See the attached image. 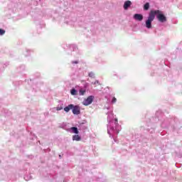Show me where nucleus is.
Masks as SVG:
<instances>
[{
    "mask_svg": "<svg viewBox=\"0 0 182 182\" xmlns=\"http://www.w3.org/2000/svg\"><path fill=\"white\" fill-rule=\"evenodd\" d=\"M159 11H153V10L150 11L148 19L146 21V26L148 29L151 28V22L154 21L156 18V14Z\"/></svg>",
    "mask_w": 182,
    "mask_h": 182,
    "instance_id": "f257e3e1",
    "label": "nucleus"
},
{
    "mask_svg": "<svg viewBox=\"0 0 182 182\" xmlns=\"http://www.w3.org/2000/svg\"><path fill=\"white\" fill-rule=\"evenodd\" d=\"M153 12H158V13H156V15L159 22H162V23L167 22V18L166 17V16H164V14H161V11L160 10H155V11H153Z\"/></svg>",
    "mask_w": 182,
    "mask_h": 182,
    "instance_id": "f03ea898",
    "label": "nucleus"
},
{
    "mask_svg": "<svg viewBox=\"0 0 182 182\" xmlns=\"http://www.w3.org/2000/svg\"><path fill=\"white\" fill-rule=\"evenodd\" d=\"M93 96H89L87 99L83 100L82 105H84V106H89V105H92V103H93Z\"/></svg>",
    "mask_w": 182,
    "mask_h": 182,
    "instance_id": "7ed1b4c3",
    "label": "nucleus"
},
{
    "mask_svg": "<svg viewBox=\"0 0 182 182\" xmlns=\"http://www.w3.org/2000/svg\"><path fill=\"white\" fill-rule=\"evenodd\" d=\"M72 109L73 114H80V107L77 105H73V107Z\"/></svg>",
    "mask_w": 182,
    "mask_h": 182,
    "instance_id": "20e7f679",
    "label": "nucleus"
},
{
    "mask_svg": "<svg viewBox=\"0 0 182 182\" xmlns=\"http://www.w3.org/2000/svg\"><path fill=\"white\" fill-rule=\"evenodd\" d=\"M134 19H135L136 21H139L141 22V21H143V15L136 14L134 15Z\"/></svg>",
    "mask_w": 182,
    "mask_h": 182,
    "instance_id": "39448f33",
    "label": "nucleus"
},
{
    "mask_svg": "<svg viewBox=\"0 0 182 182\" xmlns=\"http://www.w3.org/2000/svg\"><path fill=\"white\" fill-rule=\"evenodd\" d=\"M132 5V1H127L124 4V9L127 10L129 9V7Z\"/></svg>",
    "mask_w": 182,
    "mask_h": 182,
    "instance_id": "423d86ee",
    "label": "nucleus"
},
{
    "mask_svg": "<svg viewBox=\"0 0 182 182\" xmlns=\"http://www.w3.org/2000/svg\"><path fill=\"white\" fill-rule=\"evenodd\" d=\"M71 109H73V105L70 104L68 107H65L64 108L65 112L68 113Z\"/></svg>",
    "mask_w": 182,
    "mask_h": 182,
    "instance_id": "0eeeda50",
    "label": "nucleus"
},
{
    "mask_svg": "<svg viewBox=\"0 0 182 182\" xmlns=\"http://www.w3.org/2000/svg\"><path fill=\"white\" fill-rule=\"evenodd\" d=\"M73 140H75V141H80V140H82V138H80L79 135H74L73 136Z\"/></svg>",
    "mask_w": 182,
    "mask_h": 182,
    "instance_id": "6e6552de",
    "label": "nucleus"
},
{
    "mask_svg": "<svg viewBox=\"0 0 182 182\" xmlns=\"http://www.w3.org/2000/svg\"><path fill=\"white\" fill-rule=\"evenodd\" d=\"M71 130L73 133H75V134H79V130H77V127H71Z\"/></svg>",
    "mask_w": 182,
    "mask_h": 182,
    "instance_id": "1a4fd4ad",
    "label": "nucleus"
},
{
    "mask_svg": "<svg viewBox=\"0 0 182 182\" xmlns=\"http://www.w3.org/2000/svg\"><path fill=\"white\" fill-rule=\"evenodd\" d=\"M150 8V4L149 3H146L144 5V11H149V9Z\"/></svg>",
    "mask_w": 182,
    "mask_h": 182,
    "instance_id": "9d476101",
    "label": "nucleus"
},
{
    "mask_svg": "<svg viewBox=\"0 0 182 182\" xmlns=\"http://www.w3.org/2000/svg\"><path fill=\"white\" fill-rule=\"evenodd\" d=\"M70 93L73 96H75L77 95V91H76L75 89H72L71 91H70Z\"/></svg>",
    "mask_w": 182,
    "mask_h": 182,
    "instance_id": "9b49d317",
    "label": "nucleus"
},
{
    "mask_svg": "<svg viewBox=\"0 0 182 182\" xmlns=\"http://www.w3.org/2000/svg\"><path fill=\"white\" fill-rule=\"evenodd\" d=\"M79 93H80V96H83L85 95V93H86V90H80Z\"/></svg>",
    "mask_w": 182,
    "mask_h": 182,
    "instance_id": "f8f14e48",
    "label": "nucleus"
},
{
    "mask_svg": "<svg viewBox=\"0 0 182 182\" xmlns=\"http://www.w3.org/2000/svg\"><path fill=\"white\" fill-rule=\"evenodd\" d=\"M88 76L90 77H95V73H93V72L90 73Z\"/></svg>",
    "mask_w": 182,
    "mask_h": 182,
    "instance_id": "ddd939ff",
    "label": "nucleus"
},
{
    "mask_svg": "<svg viewBox=\"0 0 182 182\" xmlns=\"http://www.w3.org/2000/svg\"><path fill=\"white\" fill-rule=\"evenodd\" d=\"M0 35H5V30L0 28Z\"/></svg>",
    "mask_w": 182,
    "mask_h": 182,
    "instance_id": "4468645a",
    "label": "nucleus"
},
{
    "mask_svg": "<svg viewBox=\"0 0 182 182\" xmlns=\"http://www.w3.org/2000/svg\"><path fill=\"white\" fill-rule=\"evenodd\" d=\"M112 103H116V102H117V100L116 99V97H113L112 100Z\"/></svg>",
    "mask_w": 182,
    "mask_h": 182,
    "instance_id": "2eb2a0df",
    "label": "nucleus"
},
{
    "mask_svg": "<svg viewBox=\"0 0 182 182\" xmlns=\"http://www.w3.org/2000/svg\"><path fill=\"white\" fill-rule=\"evenodd\" d=\"M100 83H99V80H95V82H92V85H99Z\"/></svg>",
    "mask_w": 182,
    "mask_h": 182,
    "instance_id": "dca6fc26",
    "label": "nucleus"
},
{
    "mask_svg": "<svg viewBox=\"0 0 182 182\" xmlns=\"http://www.w3.org/2000/svg\"><path fill=\"white\" fill-rule=\"evenodd\" d=\"M62 109H63V107H57V110H58V111L62 110Z\"/></svg>",
    "mask_w": 182,
    "mask_h": 182,
    "instance_id": "f3484780",
    "label": "nucleus"
},
{
    "mask_svg": "<svg viewBox=\"0 0 182 182\" xmlns=\"http://www.w3.org/2000/svg\"><path fill=\"white\" fill-rule=\"evenodd\" d=\"M73 63L77 64V63H78V62H77V61H74V62H73Z\"/></svg>",
    "mask_w": 182,
    "mask_h": 182,
    "instance_id": "a211bd4d",
    "label": "nucleus"
}]
</instances>
